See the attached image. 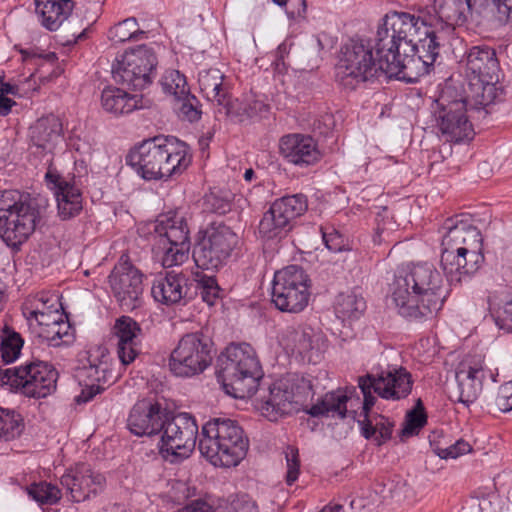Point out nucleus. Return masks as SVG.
Returning <instances> with one entry per match:
<instances>
[{
	"instance_id": "1",
	"label": "nucleus",
	"mask_w": 512,
	"mask_h": 512,
	"mask_svg": "<svg viewBox=\"0 0 512 512\" xmlns=\"http://www.w3.org/2000/svg\"><path fill=\"white\" fill-rule=\"evenodd\" d=\"M440 271L429 262L398 269L389 288V299L398 314L409 321L431 319L447 297Z\"/></svg>"
},
{
	"instance_id": "2",
	"label": "nucleus",
	"mask_w": 512,
	"mask_h": 512,
	"mask_svg": "<svg viewBox=\"0 0 512 512\" xmlns=\"http://www.w3.org/2000/svg\"><path fill=\"white\" fill-rule=\"evenodd\" d=\"M313 394L309 378L296 373L288 374L269 386L268 394L261 396L257 407L269 421H277L284 415L293 414L301 409L312 417H346L347 402L351 400L347 391L328 392L316 404L305 409V402L312 398Z\"/></svg>"
},
{
	"instance_id": "3",
	"label": "nucleus",
	"mask_w": 512,
	"mask_h": 512,
	"mask_svg": "<svg viewBox=\"0 0 512 512\" xmlns=\"http://www.w3.org/2000/svg\"><path fill=\"white\" fill-rule=\"evenodd\" d=\"M380 38L378 29L373 40L350 38L341 46L336 65V80L341 86L353 90L360 83L382 75L387 78L400 76L403 65L395 60L390 47H381Z\"/></svg>"
},
{
	"instance_id": "4",
	"label": "nucleus",
	"mask_w": 512,
	"mask_h": 512,
	"mask_svg": "<svg viewBox=\"0 0 512 512\" xmlns=\"http://www.w3.org/2000/svg\"><path fill=\"white\" fill-rule=\"evenodd\" d=\"M441 247V267L451 285L477 272L484 261L480 231L458 216L445 220Z\"/></svg>"
},
{
	"instance_id": "5",
	"label": "nucleus",
	"mask_w": 512,
	"mask_h": 512,
	"mask_svg": "<svg viewBox=\"0 0 512 512\" xmlns=\"http://www.w3.org/2000/svg\"><path fill=\"white\" fill-rule=\"evenodd\" d=\"M413 380L411 374L403 367L399 369L367 373L358 377V387L363 394L364 419L358 421L362 435L370 439L375 434L377 444L381 445L391 438L392 424L382 415L371 417L369 412L375 405L377 394L385 400H401L406 398L412 390Z\"/></svg>"
},
{
	"instance_id": "6",
	"label": "nucleus",
	"mask_w": 512,
	"mask_h": 512,
	"mask_svg": "<svg viewBox=\"0 0 512 512\" xmlns=\"http://www.w3.org/2000/svg\"><path fill=\"white\" fill-rule=\"evenodd\" d=\"M191 161L189 146L174 137L145 140L126 157V163L144 180H168L181 175Z\"/></svg>"
},
{
	"instance_id": "7",
	"label": "nucleus",
	"mask_w": 512,
	"mask_h": 512,
	"mask_svg": "<svg viewBox=\"0 0 512 512\" xmlns=\"http://www.w3.org/2000/svg\"><path fill=\"white\" fill-rule=\"evenodd\" d=\"M500 65L493 48L487 45L473 46L466 54V76L469 80L470 101L474 105L491 106L502 95L497 87Z\"/></svg>"
},
{
	"instance_id": "8",
	"label": "nucleus",
	"mask_w": 512,
	"mask_h": 512,
	"mask_svg": "<svg viewBox=\"0 0 512 512\" xmlns=\"http://www.w3.org/2000/svg\"><path fill=\"white\" fill-rule=\"evenodd\" d=\"M438 110L435 112L437 127L447 142H461L472 139L474 132L466 113L475 111L485 117L490 106L474 105L469 95L463 96L452 86L442 89L436 100Z\"/></svg>"
},
{
	"instance_id": "9",
	"label": "nucleus",
	"mask_w": 512,
	"mask_h": 512,
	"mask_svg": "<svg viewBox=\"0 0 512 512\" xmlns=\"http://www.w3.org/2000/svg\"><path fill=\"white\" fill-rule=\"evenodd\" d=\"M442 30V21L430 13L416 17L394 11L386 14L383 23L379 25L380 45L382 48L390 47L392 53L400 52L403 42L409 45L422 43L423 39L435 37Z\"/></svg>"
},
{
	"instance_id": "10",
	"label": "nucleus",
	"mask_w": 512,
	"mask_h": 512,
	"mask_svg": "<svg viewBox=\"0 0 512 512\" xmlns=\"http://www.w3.org/2000/svg\"><path fill=\"white\" fill-rule=\"evenodd\" d=\"M264 372L252 346L231 343L226 347V395L235 399L252 397Z\"/></svg>"
},
{
	"instance_id": "11",
	"label": "nucleus",
	"mask_w": 512,
	"mask_h": 512,
	"mask_svg": "<svg viewBox=\"0 0 512 512\" xmlns=\"http://www.w3.org/2000/svg\"><path fill=\"white\" fill-rule=\"evenodd\" d=\"M209 220L202 239L193 251L196 265L204 270H218L224 263V199L211 193L205 197Z\"/></svg>"
},
{
	"instance_id": "12",
	"label": "nucleus",
	"mask_w": 512,
	"mask_h": 512,
	"mask_svg": "<svg viewBox=\"0 0 512 512\" xmlns=\"http://www.w3.org/2000/svg\"><path fill=\"white\" fill-rule=\"evenodd\" d=\"M214 353V343L203 331L186 333L170 354L169 368L177 377L190 378L212 364Z\"/></svg>"
},
{
	"instance_id": "13",
	"label": "nucleus",
	"mask_w": 512,
	"mask_h": 512,
	"mask_svg": "<svg viewBox=\"0 0 512 512\" xmlns=\"http://www.w3.org/2000/svg\"><path fill=\"white\" fill-rule=\"evenodd\" d=\"M0 379L26 397L40 399L55 392L58 372L51 364L37 360L0 370Z\"/></svg>"
},
{
	"instance_id": "14",
	"label": "nucleus",
	"mask_w": 512,
	"mask_h": 512,
	"mask_svg": "<svg viewBox=\"0 0 512 512\" xmlns=\"http://www.w3.org/2000/svg\"><path fill=\"white\" fill-rule=\"evenodd\" d=\"M158 444L162 458L172 464L189 458L195 449L198 425L195 418L186 412L165 418L161 425Z\"/></svg>"
},
{
	"instance_id": "15",
	"label": "nucleus",
	"mask_w": 512,
	"mask_h": 512,
	"mask_svg": "<svg viewBox=\"0 0 512 512\" xmlns=\"http://www.w3.org/2000/svg\"><path fill=\"white\" fill-rule=\"evenodd\" d=\"M155 232L158 235L156 249L162 254L163 267L181 265L188 259L189 228L183 215L177 211L160 215L155 225Z\"/></svg>"
},
{
	"instance_id": "16",
	"label": "nucleus",
	"mask_w": 512,
	"mask_h": 512,
	"mask_svg": "<svg viewBox=\"0 0 512 512\" xmlns=\"http://www.w3.org/2000/svg\"><path fill=\"white\" fill-rule=\"evenodd\" d=\"M310 279L302 267L287 266L274 275L271 301L275 307L288 313H299L308 305Z\"/></svg>"
},
{
	"instance_id": "17",
	"label": "nucleus",
	"mask_w": 512,
	"mask_h": 512,
	"mask_svg": "<svg viewBox=\"0 0 512 512\" xmlns=\"http://www.w3.org/2000/svg\"><path fill=\"white\" fill-rule=\"evenodd\" d=\"M434 18L445 26L463 24L473 12L488 9L495 18L506 23L512 20V0H434Z\"/></svg>"
},
{
	"instance_id": "18",
	"label": "nucleus",
	"mask_w": 512,
	"mask_h": 512,
	"mask_svg": "<svg viewBox=\"0 0 512 512\" xmlns=\"http://www.w3.org/2000/svg\"><path fill=\"white\" fill-rule=\"evenodd\" d=\"M157 57L147 45L126 51L117 67L113 69V78L135 90H142L152 83L156 74Z\"/></svg>"
},
{
	"instance_id": "19",
	"label": "nucleus",
	"mask_w": 512,
	"mask_h": 512,
	"mask_svg": "<svg viewBox=\"0 0 512 512\" xmlns=\"http://www.w3.org/2000/svg\"><path fill=\"white\" fill-rule=\"evenodd\" d=\"M143 273L122 255L109 275L114 298L123 311H133L143 303Z\"/></svg>"
},
{
	"instance_id": "20",
	"label": "nucleus",
	"mask_w": 512,
	"mask_h": 512,
	"mask_svg": "<svg viewBox=\"0 0 512 512\" xmlns=\"http://www.w3.org/2000/svg\"><path fill=\"white\" fill-rule=\"evenodd\" d=\"M440 37L439 35L430 39H423L422 43L418 44H407L402 43V49L400 52H393L401 68V74L398 79H404L411 81L412 72H415L417 76H423L430 72L437 57L440 54Z\"/></svg>"
},
{
	"instance_id": "21",
	"label": "nucleus",
	"mask_w": 512,
	"mask_h": 512,
	"mask_svg": "<svg viewBox=\"0 0 512 512\" xmlns=\"http://www.w3.org/2000/svg\"><path fill=\"white\" fill-rule=\"evenodd\" d=\"M45 181L56 198L60 219L69 220L79 215L83 209V197L75 176L64 177L50 164Z\"/></svg>"
},
{
	"instance_id": "22",
	"label": "nucleus",
	"mask_w": 512,
	"mask_h": 512,
	"mask_svg": "<svg viewBox=\"0 0 512 512\" xmlns=\"http://www.w3.org/2000/svg\"><path fill=\"white\" fill-rule=\"evenodd\" d=\"M87 354V364L78 371L79 378L85 383V388L75 399L78 404L87 403L101 393L104 390L102 384L107 383L111 376L106 348L95 346Z\"/></svg>"
},
{
	"instance_id": "23",
	"label": "nucleus",
	"mask_w": 512,
	"mask_h": 512,
	"mask_svg": "<svg viewBox=\"0 0 512 512\" xmlns=\"http://www.w3.org/2000/svg\"><path fill=\"white\" fill-rule=\"evenodd\" d=\"M60 483L74 502H82L100 494L105 488L106 479L90 465L79 463L61 477Z\"/></svg>"
},
{
	"instance_id": "24",
	"label": "nucleus",
	"mask_w": 512,
	"mask_h": 512,
	"mask_svg": "<svg viewBox=\"0 0 512 512\" xmlns=\"http://www.w3.org/2000/svg\"><path fill=\"white\" fill-rule=\"evenodd\" d=\"M40 219L41 212L37 203L26 209H20L1 221L0 237L7 246L19 248L35 231Z\"/></svg>"
},
{
	"instance_id": "25",
	"label": "nucleus",
	"mask_w": 512,
	"mask_h": 512,
	"mask_svg": "<svg viewBox=\"0 0 512 512\" xmlns=\"http://www.w3.org/2000/svg\"><path fill=\"white\" fill-rule=\"evenodd\" d=\"M279 149L281 156L288 163L300 168L315 165L322 158L317 142L309 135H284L280 139Z\"/></svg>"
},
{
	"instance_id": "26",
	"label": "nucleus",
	"mask_w": 512,
	"mask_h": 512,
	"mask_svg": "<svg viewBox=\"0 0 512 512\" xmlns=\"http://www.w3.org/2000/svg\"><path fill=\"white\" fill-rule=\"evenodd\" d=\"M455 377L457 384L450 392L449 398L453 402L469 407L478 399L482 391L485 372L481 365L462 363Z\"/></svg>"
},
{
	"instance_id": "27",
	"label": "nucleus",
	"mask_w": 512,
	"mask_h": 512,
	"mask_svg": "<svg viewBox=\"0 0 512 512\" xmlns=\"http://www.w3.org/2000/svg\"><path fill=\"white\" fill-rule=\"evenodd\" d=\"M140 325L129 316L116 319L112 335L117 340V355L123 365L131 364L140 354Z\"/></svg>"
},
{
	"instance_id": "28",
	"label": "nucleus",
	"mask_w": 512,
	"mask_h": 512,
	"mask_svg": "<svg viewBox=\"0 0 512 512\" xmlns=\"http://www.w3.org/2000/svg\"><path fill=\"white\" fill-rule=\"evenodd\" d=\"M164 415L158 403L143 399L138 401L132 408L127 427L136 436H153L160 433Z\"/></svg>"
},
{
	"instance_id": "29",
	"label": "nucleus",
	"mask_w": 512,
	"mask_h": 512,
	"mask_svg": "<svg viewBox=\"0 0 512 512\" xmlns=\"http://www.w3.org/2000/svg\"><path fill=\"white\" fill-rule=\"evenodd\" d=\"M188 281L189 279L183 273L166 272L165 275H159L154 280L151 294L157 302L162 304H178L191 297Z\"/></svg>"
},
{
	"instance_id": "30",
	"label": "nucleus",
	"mask_w": 512,
	"mask_h": 512,
	"mask_svg": "<svg viewBox=\"0 0 512 512\" xmlns=\"http://www.w3.org/2000/svg\"><path fill=\"white\" fill-rule=\"evenodd\" d=\"M62 137V123L55 115L42 117L29 128L31 148L41 153H52Z\"/></svg>"
},
{
	"instance_id": "31",
	"label": "nucleus",
	"mask_w": 512,
	"mask_h": 512,
	"mask_svg": "<svg viewBox=\"0 0 512 512\" xmlns=\"http://www.w3.org/2000/svg\"><path fill=\"white\" fill-rule=\"evenodd\" d=\"M247 206V200L243 195H233L232 204L229 206L226 214V221L231 223V226H226V259L236 261L241 255L243 250L242 233L244 225L242 223V211Z\"/></svg>"
},
{
	"instance_id": "32",
	"label": "nucleus",
	"mask_w": 512,
	"mask_h": 512,
	"mask_svg": "<svg viewBox=\"0 0 512 512\" xmlns=\"http://www.w3.org/2000/svg\"><path fill=\"white\" fill-rule=\"evenodd\" d=\"M101 105L106 112L116 116L145 107L141 95H131L117 87H107L102 91Z\"/></svg>"
},
{
	"instance_id": "33",
	"label": "nucleus",
	"mask_w": 512,
	"mask_h": 512,
	"mask_svg": "<svg viewBox=\"0 0 512 512\" xmlns=\"http://www.w3.org/2000/svg\"><path fill=\"white\" fill-rule=\"evenodd\" d=\"M224 423L220 418L208 421L202 427V437L199 450L203 457L214 467H223L224 448L219 432V424Z\"/></svg>"
},
{
	"instance_id": "34",
	"label": "nucleus",
	"mask_w": 512,
	"mask_h": 512,
	"mask_svg": "<svg viewBox=\"0 0 512 512\" xmlns=\"http://www.w3.org/2000/svg\"><path fill=\"white\" fill-rule=\"evenodd\" d=\"M249 450V439L243 428L232 419H226V468L238 466Z\"/></svg>"
},
{
	"instance_id": "35",
	"label": "nucleus",
	"mask_w": 512,
	"mask_h": 512,
	"mask_svg": "<svg viewBox=\"0 0 512 512\" xmlns=\"http://www.w3.org/2000/svg\"><path fill=\"white\" fill-rule=\"evenodd\" d=\"M36 12L41 17L42 25L50 30H57L72 14V0H35Z\"/></svg>"
},
{
	"instance_id": "36",
	"label": "nucleus",
	"mask_w": 512,
	"mask_h": 512,
	"mask_svg": "<svg viewBox=\"0 0 512 512\" xmlns=\"http://www.w3.org/2000/svg\"><path fill=\"white\" fill-rule=\"evenodd\" d=\"M294 227L283 214L277 211L271 204L270 208L263 214L260 220L258 231L262 238L267 240H281L285 238Z\"/></svg>"
},
{
	"instance_id": "37",
	"label": "nucleus",
	"mask_w": 512,
	"mask_h": 512,
	"mask_svg": "<svg viewBox=\"0 0 512 512\" xmlns=\"http://www.w3.org/2000/svg\"><path fill=\"white\" fill-rule=\"evenodd\" d=\"M366 310L364 297L355 291L339 293L334 301V312L342 321H354L361 318Z\"/></svg>"
},
{
	"instance_id": "38",
	"label": "nucleus",
	"mask_w": 512,
	"mask_h": 512,
	"mask_svg": "<svg viewBox=\"0 0 512 512\" xmlns=\"http://www.w3.org/2000/svg\"><path fill=\"white\" fill-rule=\"evenodd\" d=\"M287 348L298 353L302 357L311 359L310 353L314 348L313 330L308 327H287L282 337Z\"/></svg>"
},
{
	"instance_id": "39",
	"label": "nucleus",
	"mask_w": 512,
	"mask_h": 512,
	"mask_svg": "<svg viewBox=\"0 0 512 512\" xmlns=\"http://www.w3.org/2000/svg\"><path fill=\"white\" fill-rule=\"evenodd\" d=\"M59 310L58 296L49 292H40L30 297L23 304V315L30 325H33V317H39L43 314Z\"/></svg>"
},
{
	"instance_id": "40",
	"label": "nucleus",
	"mask_w": 512,
	"mask_h": 512,
	"mask_svg": "<svg viewBox=\"0 0 512 512\" xmlns=\"http://www.w3.org/2000/svg\"><path fill=\"white\" fill-rule=\"evenodd\" d=\"M280 214L289 220L294 227L295 221L308 209L307 197L304 194L287 195L276 199L272 203Z\"/></svg>"
},
{
	"instance_id": "41",
	"label": "nucleus",
	"mask_w": 512,
	"mask_h": 512,
	"mask_svg": "<svg viewBox=\"0 0 512 512\" xmlns=\"http://www.w3.org/2000/svg\"><path fill=\"white\" fill-rule=\"evenodd\" d=\"M224 75L218 69H209L199 74V86L208 101L216 102L221 106L224 101L222 84Z\"/></svg>"
},
{
	"instance_id": "42",
	"label": "nucleus",
	"mask_w": 512,
	"mask_h": 512,
	"mask_svg": "<svg viewBox=\"0 0 512 512\" xmlns=\"http://www.w3.org/2000/svg\"><path fill=\"white\" fill-rule=\"evenodd\" d=\"M146 32L140 30L135 17H129L112 27L108 37L114 43H123L129 40L138 41L145 37Z\"/></svg>"
},
{
	"instance_id": "43",
	"label": "nucleus",
	"mask_w": 512,
	"mask_h": 512,
	"mask_svg": "<svg viewBox=\"0 0 512 512\" xmlns=\"http://www.w3.org/2000/svg\"><path fill=\"white\" fill-rule=\"evenodd\" d=\"M23 419L14 410L0 407V441H11L19 437L23 430Z\"/></svg>"
},
{
	"instance_id": "44",
	"label": "nucleus",
	"mask_w": 512,
	"mask_h": 512,
	"mask_svg": "<svg viewBox=\"0 0 512 512\" xmlns=\"http://www.w3.org/2000/svg\"><path fill=\"white\" fill-rule=\"evenodd\" d=\"M0 338V353L3 361L5 363L15 361L19 357L24 343L21 335L8 326H5L2 329Z\"/></svg>"
},
{
	"instance_id": "45",
	"label": "nucleus",
	"mask_w": 512,
	"mask_h": 512,
	"mask_svg": "<svg viewBox=\"0 0 512 512\" xmlns=\"http://www.w3.org/2000/svg\"><path fill=\"white\" fill-rule=\"evenodd\" d=\"M38 336L45 340L50 346H60L62 344H68L72 341L73 335L71 332V326L68 321L61 320L52 323V325L45 330H38Z\"/></svg>"
},
{
	"instance_id": "46",
	"label": "nucleus",
	"mask_w": 512,
	"mask_h": 512,
	"mask_svg": "<svg viewBox=\"0 0 512 512\" xmlns=\"http://www.w3.org/2000/svg\"><path fill=\"white\" fill-rule=\"evenodd\" d=\"M174 109L181 120L190 123L200 120L202 111L199 100L190 92L174 100Z\"/></svg>"
},
{
	"instance_id": "47",
	"label": "nucleus",
	"mask_w": 512,
	"mask_h": 512,
	"mask_svg": "<svg viewBox=\"0 0 512 512\" xmlns=\"http://www.w3.org/2000/svg\"><path fill=\"white\" fill-rule=\"evenodd\" d=\"M489 311L499 329L512 332V294L499 303H490Z\"/></svg>"
},
{
	"instance_id": "48",
	"label": "nucleus",
	"mask_w": 512,
	"mask_h": 512,
	"mask_svg": "<svg viewBox=\"0 0 512 512\" xmlns=\"http://www.w3.org/2000/svg\"><path fill=\"white\" fill-rule=\"evenodd\" d=\"M161 86L166 94L173 96L174 100L189 93L186 78L178 70H168L161 78Z\"/></svg>"
},
{
	"instance_id": "49",
	"label": "nucleus",
	"mask_w": 512,
	"mask_h": 512,
	"mask_svg": "<svg viewBox=\"0 0 512 512\" xmlns=\"http://www.w3.org/2000/svg\"><path fill=\"white\" fill-rule=\"evenodd\" d=\"M196 289L200 291L202 300L209 306H213L217 301L222 300V288L213 275L203 274L197 276Z\"/></svg>"
},
{
	"instance_id": "50",
	"label": "nucleus",
	"mask_w": 512,
	"mask_h": 512,
	"mask_svg": "<svg viewBox=\"0 0 512 512\" xmlns=\"http://www.w3.org/2000/svg\"><path fill=\"white\" fill-rule=\"evenodd\" d=\"M29 496L42 504H55L61 499V490L51 483H34L27 488Z\"/></svg>"
},
{
	"instance_id": "51",
	"label": "nucleus",
	"mask_w": 512,
	"mask_h": 512,
	"mask_svg": "<svg viewBox=\"0 0 512 512\" xmlns=\"http://www.w3.org/2000/svg\"><path fill=\"white\" fill-rule=\"evenodd\" d=\"M427 422V416L424 412L421 400L417 401L416 408L409 411L406 416L405 426L401 431L403 437H409L418 432Z\"/></svg>"
},
{
	"instance_id": "52",
	"label": "nucleus",
	"mask_w": 512,
	"mask_h": 512,
	"mask_svg": "<svg viewBox=\"0 0 512 512\" xmlns=\"http://www.w3.org/2000/svg\"><path fill=\"white\" fill-rule=\"evenodd\" d=\"M226 512H258V507L249 495L241 493L229 497Z\"/></svg>"
},
{
	"instance_id": "53",
	"label": "nucleus",
	"mask_w": 512,
	"mask_h": 512,
	"mask_svg": "<svg viewBox=\"0 0 512 512\" xmlns=\"http://www.w3.org/2000/svg\"><path fill=\"white\" fill-rule=\"evenodd\" d=\"M285 458L287 463L286 483L292 485L299 476L300 461L298 449L291 446L287 447Z\"/></svg>"
},
{
	"instance_id": "54",
	"label": "nucleus",
	"mask_w": 512,
	"mask_h": 512,
	"mask_svg": "<svg viewBox=\"0 0 512 512\" xmlns=\"http://www.w3.org/2000/svg\"><path fill=\"white\" fill-rule=\"evenodd\" d=\"M496 410L506 413L512 411V381L502 384L494 400Z\"/></svg>"
},
{
	"instance_id": "55",
	"label": "nucleus",
	"mask_w": 512,
	"mask_h": 512,
	"mask_svg": "<svg viewBox=\"0 0 512 512\" xmlns=\"http://www.w3.org/2000/svg\"><path fill=\"white\" fill-rule=\"evenodd\" d=\"M269 105L262 100L246 98V108L243 111L235 112L237 116L242 118H253L256 116H263L268 112Z\"/></svg>"
},
{
	"instance_id": "56",
	"label": "nucleus",
	"mask_w": 512,
	"mask_h": 512,
	"mask_svg": "<svg viewBox=\"0 0 512 512\" xmlns=\"http://www.w3.org/2000/svg\"><path fill=\"white\" fill-rule=\"evenodd\" d=\"M472 450L471 445L464 441V440H458L453 445H450L447 448L439 449L438 455L442 459H448V458H457L461 455H464L466 453H469Z\"/></svg>"
},
{
	"instance_id": "57",
	"label": "nucleus",
	"mask_w": 512,
	"mask_h": 512,
	"mask_svg": "<svg viewBox=\"0 0 512 512\" xmlns=\"http://www.w3.org/2000/svg\"><path fill=\"white\" fill-rule=\"evenodd\" d=\"M246 108V98L240 100L239 98H232L231 95L226 93V116L231 117L235 122H243L246 118L237 116L235 112L243 111Z\"/></svg>"
},
{
	"instance_id": "58",
	"label": "nucleus",
	"mask_w": 512,
	"mask_h": 512,
	"mask_svg": "<svg viewBox=\"0 0 512 512\" xmlns=\"http://www.w3.org/2000/svg\"><path fill=\"white\" fill-rule=\"evenodd\" d=\"M63 315L60 313L59 310H54L50 313H46L39 316V317H33V323L38 326L39 330H45V328H48L52 325V323H56V321L61 320V317Z\"/></svg>"
},
{
	"instance_id": "59",
	"label": "nucleus",
	"mask_w": 512,
	"mask_h": 512,
	"mask_svg": "<svg viewBox=\"0 0 512 512\" xmlns=\"http://www.w3.org/2000/svg\"><path fill=\"white\" fill-rule=\"evenodd\" d=\"M72 22L79 23L80 24L79 28H81V30L80 31L75 30L72 32V39H68L65 42V44H67V45L76 44L78 41L85 39L86 33H87L89 27L91 26V22H87L86 26L83 27V19H78L77 16H75V17L72 16L71 20L68 22V25H71Z\"/></svg>"
},
{
	"instance_id": "60",
	"label": "nucleus",
	"mask_w": 512,
	"mask_h": 512,
	"mask_svg": "<svg viewBox=\"0 0 512 512\" xmlns=\"http://www.w3.org/2000/svg\"><path fill=\"white\" fill-rule=\"evenodd\" d=\"M323 241L326 247L332 252H338L342 249V239L338 232L323 233Z\"/></svg>"
},
{
	"instance_id": "61",
	"label": "nucleus",
	"mask_w": 512,
	"mask_h": 512,
	"mask_svg": "<svg viewBox=\"0 0 512 512\" xmlns=\"http://www.w3.org/2000/svg\"><path fill=\"white\" fill-rule=\"evenodd\" d=\"M15 102L5 95H0V114L3 116L8 115L11 112L12 106Z\"/></svg>"
},
{
	"instance_id": "62",
	"label": "nucleus",
	"mask_w": 512,
	"mask_h": 512,
	"mask_svg": "<svg viewBox=\"0 0 512 512\" xmlns=\"http://www.w3.org/2000/svg\"><path fill=\"white\" fill-rule=\"evenodd\" d=\"M0 95L17 96V95H19V88L17 85L2 82V83H0Z\"/></svg>"
},
{
	"instance_id": "63",
	"label": "nucleus",
	"mask_w": 512,
	"mask_h": 512,
	"mask_svg": "<svg viewBox=\"0 0 512 512\" xmlns=\"http://www.w3.org/2000/svg\"><path fill=\"white\" fill-rule=\"evenodd\" d=\"M293 2H295L296 6H297V10L292 11L293 17L304 19L306 16V11H307L306 0H293Z\"/></svg>"
},
{
	"instance_id": "64",
	"label": "nucleus",
	"mask_w": 512,
	"mask_h": 512,
	"mask_svg": "<svg viewBox=\"0 0 512 512\" xmlns=\"http://www.w3.org/2000/svg\"><path fill=\"white\" fill-rule=\"evenodd\" d=\"M320 512H346L344 507L338 503H329L324 506Z\"/></svg>"
}]
</instances>
